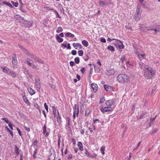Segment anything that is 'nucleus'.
<instances>
[{
  "instance_id": "f257e3e1",
  "label": "nucleus",
  "mask_w": 160,
  "mask_h": 160,
  "mask_svg": "<svg viewBox=\"0 0 160 160\" xmlns=\"http://www.w3.org/2000/svg\"><path fill=\"white\" fill-rule=\"evenodd\" d=\"M143 77L146 79H152L155 75L156 71L152 68L148 67L144 69Z\"/></svg>"
},
{
  "instance_id": "f03ea898",
  "label": "nucleus",
  "mask_w": 160,
  "mask_h": 160,
  "mask_svg": "<svg viewBox=\"0 0 160 160\" xmlns=\"http://www.w3.org/2000/svg\"><path fill=\"white\" fill-rule=\"evenodd\" d=\"M128 77L125 74H119L117 77V80L121 83H123L128 82L129 80Z\"/></svg>"
},
{
  "instance_id": "7ed1b4c3",
  "label": "nucleus",
  "mask_w": 160,
  "mask_h": 160,
  "mask_svg": "<svg viewBox=\"0 0 160 160\" xmlns=\"http://www.w3.org/2000/svg\"><path fill=\"white\" fill-rule=\"evenodd\" d=\"M25 53L29 57L31 58L34 59L35 61L37 62L40 63L42 64L43 63V62L42 61L40 58L39 57H37L35 55L31 54L27 50H25Z\"/></svg>"
},
{
  "instance_id": "20e7f679",
  "label": "nucleus",
  "mask_w": 160,
  "mask_h": 160,
  "mask_svg": "<svg viewBox=\"0 0 160 160\" xmlns=\"http://www.w3.org/2000/svg\"><path fill=\"white\" fill-rule=\"evenodd\" d=\"M73 110L72 118L73 119L76 118V116L78 117L79 113V107L78 105L75 104L73 108Z\"/></svg>"
},
{
  "instance_id": "39448f33",
  "label": "nucleus",
  "mask_w": 160,
  "mask_h": 160,
  "mask_svg": "<svg viewBox=\"0 0 160 160\" xmlns=\"http://www.w3.org/2000/svg\"><path fill=\"white\" fill-rule=\"evenodd\" d=\"M35 87L37 91L38 92H40V88H41L40 82L39 79H35Z\"/></svg>"
},
{
  "instance_id": "423d86ee",
  "label": "nucleus",
  "mask_w": 160,
  "mask_h": 160,
  "mask_svg": "<svg viewBox=\"0 0 160 160\" xmlns=\"http://www.w3.org/2000/svg\"><path fill=\"white\" fill-rule=\"evenodd\" d=\"M12 65H13V68H17V57L15 54H14L13 56H12Z\"/></svg>"
},
{
  "instance_id": "0eeeda50",
  "label": "nucleus",
  "mask_w": 160,
  "mask_h": 160,
  "mask_svg": "<svg viewBox=\"0 0 160 160\" xmlns=\"http://www.w3.org/2000/svg\"><path fill=\"white\" fill-rule=\"evenodd\" d=\"M1 68L2 69V71L4 73L8 75L11 70L8 68L4 66H1Z\"/></svg>"
},
{
  "instance_id": "6e6552de",
  "label": "nucleus",
  "mask_w": 160,
  "mask_h": 160,
  "mask_svg": "<svg viewBox=\"0 0 160 160\" xmlns=\"http://www.w3.org/2000/svg\"><path fill=\"white\" fill-rule=\"evenodd\" d=\"M115 72V70L113 69H107L106 71V74L108 76L113 75Z\"/></svg>"
},
{
  "instance_id": "1a4fd4ad",
  "label": "nucleus",
  "mask_w": 160,
  "mask_h": 160,
  "mask_svg": "<svg viewBox=\"0 0 160 160\" xmlns=\"http://www.w3.org/2000/svg\"><path fill=\"white\" fill-rule=\"evenodd\" d=\"M138 65L139 68L141 69H142L143 71L144 69L147 68L148 67V66L146 65L145 64L141 62H139Z\"/></svg>"
},
{
  "instance_id": "9d476101",
  "label": "nucleus",
  "mask_w": 160,
  "mask_h": 160,
  "mask_svg": "<svg viewBox=\"0 0 160 160\" xmlns=\"http://www.w3.org/2000/svg\"><path fill=\"white\" fill-rule=\"evenodd\" d=\"M114 102L112 99L107 100L105 102L106 105L108 106L111 107L114 104Z\"/></svg>"
},
{
  "instance_id": "9b49d317",
  "label": "nucleus",
  "mask_w": 160,
  "mask_h": 160,
  "mask_svg": "<svg viewBox=\"0 0 160 160\" xmlns=\"http://www.w3.org/2000/svg\"><path fill=\"white\" fill-rule=\"evenodd\" d=\"M91 86L93 91L95 92L97 91L98 88V86L97 84L93 83L91 84Z\"/></svg>"
},
{
  "instance_id": "f8f14e48",
  "label": "nucleus",
  "mask_w": 160,
  "mask_h": 160,
  "mask_svg": "<svg viewBox=\"0 0 160 160\" xmlns=\"http://www.w3.org/2000/svg\"><path fill=\"white\" fill-rule=\"evenodd\" d=\"M42 129L43 130V132L44 135H45L46 137H48L49 135V133L47 132L46 130V126L45 124H44L43 127Z\"/></svg>"
},
{
  "instance_id": "ddd939ff",
  "label": "nucleus",
  "mask_w": 160,
  "mask_h": 160,
  "mask_svg": "<svg viewBox=\"0 0 160 160\" xmlns=\"http://www.w3.org/2000/svg\"><path fill=\"white\" fill-rule=\"evenodd\" d=\"M99 5L101 7H104L108 5V3L106 1H100L99 2Z\"/></svg>"
},
{
  "instance_id": "4468645a",
  "label": "nucleus",
  "mask_w": 160,
  "mask_h": 160,
  "mask_svg": "<svg viewBox=\"0 0 160 160\" xmlns=\"http://www.w3.org/2000/svg\"><path fill=\"white\" fill-rule=\"evenodd\" d=\"M141 30L143 32H146L148 30H152V28L150 27H144L141 28Z\"/></svg>"
},
{
  "instance_id": "2eb2a0df",
  "label": "nucleus",
  "mask_w": 160,
  "mask_h": 160,
  "mask_svg": "<svg viewBox=\"0 0 160 160\" xmlns=\"http://www.w3.org/2000/svg\"><path fill=\"white\" fill-rule=\"evenodd\" d=\"M8 75L13 78H16L18 76V74L12 70L11 71Z\"/></svg>"
},
{
  "instance_id": "dca6fc26",
  "label": "nucleus",
  "mask_w": 160,
  "mask_h": 160,
  "mask_svg": "<svg viewBox=\"0 0 160 160\" xmlns=\"http://www.w3.org/2000/svg\"><path fill=\"white\" fill-rule=\"evenodd\" d=\"M112 110V108L111 107L107 106L103 108V113H104L106 112H110Z\"/></svg>"
},
{
  "instance_id": "f3484780",
  "label": "nucleus",
  "mask_w": 160,
  "mask_h": 160,
  "mask_svg": "<svg viewBox=\"0 0 160 160\" xmlns=\"http://www.w3.org/2000/svg\"><path fill=\"white\" fill-rule=\"evenodd\" d=\"M104 88L106 91L108 92H111L112 89V87L107 85H104Z\"/></svg>"
},
{
  "instance_id": "a211bd4d",
  "label": "nucleus",
  "mask_w": 160,
  "mask_h": 160,
  "mask_svg": "<svg viewBox=\"0 0 160 160\" xmlns=\"http://www.w3.org/2000/svg\"><path fill=\"white\" fill-rule=\"evenodd\" d=\"M138 59L141 61L143 59L146 58V55L145 54H142L141 53L139 54L138 56Z\"/></svg>"
},
{
  "instance_id": "6ab92c4d",
  "label": "nucleus",
  "mask_w": 160,
  "mask_h": 160,
  "mask_svg": "<svg viewBox=\"0 0 160 160\" xmlns=\"http://www.w3.org/2000/svg\"><path fill=\"white\" fill-rule=\"evenodd\" d=\"M73 47L76 49L79 48L80 49L82 48V45L79 43H73Z\"/></svg>"
},
{
  "instance_id": "aec40b11",
  "label": "nucleus",
  "mask_w": 160,
  "mask_h": 160,
  "mask_svg": "<svg viewBox=\"0 0 160 160\" xmlns=\"http://www.w3.org/2000/svg\"><path fill=\"white\" fill-rule=\"evenodd\" d=\"M20 150L18 148L16 145L15 146V152L16 153V156H18L20 153Z\"/></svg>"
},
{
  "instance_id": "412c9836",
  "label": "nucleus",
  "mask_w": 160,
  "mask_h": 160,
  "mask_svg": "<svg viewBox=\"0 0 160 160\" xmlns=\"http://www.w3.org/2000/svg\"><path fill=\"white\" fill-rule=\"evenodd\" d=\"M22 99L26 104L28 105H30V103L25 95H24L22 97Z\"/></svg>"
},
{
  "instance_id": "4be33fe9",
  "label": "nucleus",
  "mask_w": 160,
  "mask_h": 160,
  "mask_svg": "<svg viewBox=\"0 0 160 160\" xmlns=\"http://www.w3.org/2000/svg\"><path fill=\"white\" fill-rule=\"evenodd\" d=\"M78 146L79 148V150L81 151H82L83 150V145L82 143L80 142H78Z\"/></svg>"
},
{
  "instance_id": "5701e85b",
  "label": "nucleus",
  "mask_w": 160,
  "mask_h": 160,
  "mask_svg": "<svg viewBox=\"0 0 160 160\" xmlns=\"http://www.w3.org/2000/svg\"><path fill=\"white\" fill-rule=\"evenodd\" d=\"M134 51L137 56L141 53V51L140 49L137 48L136 47H134Z\"/></svg>"
},
{
  "instance_id": "b1692460",
  "label": "nucleus",
  "mask_w": 160,
  "mask_h": 160,
  "mask_svg": "<svg viewBox=\"0 0 160 160\" xmlns=\"http://www.w3.org/2000/svg\"><path fill=\"white\" fill-rule=\"evenodd\" d=\"M152 30H154L155 33L156 34L158 32H160V25L157 26L155 29L152 28Z\"/></svg>"
},
{
  "instance_id": "393cba45",
  "label": "nucleus",
  "mask_w": 160,
  "mask_h": 160,
  "mask_svg": "<svg viewBox=\"0 0 160 160\" xmlns=\"http://www.w3.org/2000/svg\"><path fill=\"white\" fill-rule=\"evenodd\" d=\"M29 94L31 95H33L35 93V91L32 88H28Z\"/></svg>"
},
{
  "instance_id": "a878e982",
  "label": "nucleus",
  "mask_w": 160,
  "mask_h": 160,
  "mask_svg": "<svg viewBox=\"0 0 160 160\" xmlns=\"http://www.w3.org/2000/svg\"><path fill=\"white\" fill-rule=\"evenodd\" d=\"M91 112V110L90 108H87L85 111V115L86 117L88 116Z\"/></svg>"
},
{
  "instance_id": "bb28decb",
  "label": "nucleus",
  "mask_w": 160,
  "mask_h": 160,
  "mask_svg": "<svg viewBox=\"0 0 160 160\" xmlns=\"http://www.w3.org/2000/svg\"><path fill=\"white\" fill-rule=\"evenodd\" d=\"M52 109L53 113L55 117L57 116V112H58V110H57L56 107L53 106L52 107Z\"/></svg>"
},
{
  "instance_id": "cd10ccee",
  "label": "nucleus",
  "mask_w": 160,
  "mask_h": 160,
  "mask_svg": "<svg viewBox=\"0 0 160 160\" xmlns=\"http://www.w3.org/2000/svg\"><path fill=\"white\" fill-rule=\"evenodd\" d=\"M57 117V120L58 122H60L61 119V118L60 115V114L58 111V113L57 114V116H56Z\"/></svg>"
},
{
  "instance_id": "c85d7f7f",
  "label": "nucleus",
  "mask_w": 160,
  "mask_h": 160,
  "mask_svg": "<svg viewBox=\"0 0 160 160\" xmlns=\"http://www.w3.org/2000/svg\"><path fill=\"white\" fill-rule=\"evenodd\" d=\"M65 36L66 37H72L73 38L74 37V34L70 33V32H68L66 33Z\"/></svg>"
},
{
  "instance_id": "c756f323",
  "label": "nucleus",
  "mask_w": 160,
  "mask_h": 160,
  "mask_svg": "<svg viewBox=\"0 0 160 160\" xmlns=\"http://www.w3.org/2000/svg\"><path fill=\"white\" fill-rule=\"evenodd\" d=\"M85 154L86 156L90 158V156H91V154L90 153V152L88 151V150L86 148L85 149Z\"/></svg>"
},
{
  "instance_id": "7c9ffc66",
  "label": "nucleus",
  "mask_w": 160,
  "mask_h": 160,
  "mask_svg": "<svg viewBox=\"0 0 160 160\" xmlns=\"http://www.w3.org/2000/svg\"><path fill=\"white\" fill-rule=\"evenodd\" d=\"M107 49L112 51H114L115 49L114 47L112 46H109L107 47Z\"/></svg>"
},
{
  "instance_id": "2f4dec72",
  "label": "nucleus",
  "mask_w": 160,
  "mask_h": 160,
  "mask_svg": "<svg viewBox=\"0 0 160 160\" xmlns=\"http://www.w3.org/2000/svg\"><path fill=\"white\" fill-rule=\"evenodd\" d=\"M82 43L85 47H87L88 46V42L87 41H82Z\"/></svg>"
},
{
  "instance_id": "473e14b6",
  "label": "nucleus",
  "mask_w": 160,
  "mask_h": 160,
  "mask_svg": "<svg viewBox=\"0 0 160 160\" xmlns=\"http://www.w3.org/2000/svg\"><path fill=\"white\" fill-rule=\"evenodd\" d=\"M62 28L60 27H58L57 29L56 32L57 33H59L62 31Z\"/></svg>"
},
{
  "instance_id": "72a5a7b5",
  "label": "nucleus",
  "mask_w": 160,
  "mask_h": 160,
  "mask_svg": "<svg viewBox=\"0 0 160 160\" xmlns=\"http://www.w3.org/2000/svg\"><path fill=\"white\" fill-rule=\"evenodd\" d=\"M38 143V141L37 140H35L33 143V145L34 148H37V143Z\"/></svg>"
},
{
  "instance_id": "f704fd0d",
  "label": "nucleus",
  "mask_w": 160,
  "mask_h": 160,
  "mask_svg": "<svg viewBox=\"0 0 160 160\" xmlns=\"http://www.w3.org/2000/svg\"><path fill=\"white\" fill-rule=\"evenodd\" d=\"M32 68L35 70H37L38 69V67H37V65L36 64H32L31 66Z\"/></svg>"
},
{
  "instance_id": "c9c22d12",
  "label": "nucleus",
  "mask_w": 160,
  "mask_h": 160,
  "mask_svg": "<svg viewBox=\"0 0 160 160\" xmlns=\"http://www.w3.org/2000/svg\"><path fill=\"white\" fill-rule=\"evenodd\" d=\"M75 62L76 64H78L80 62L79 58L78 57H76L74 58Z\"/></svg>"
},
{
  "instance_id": "e433bc0d",
  "label": "nucleus",
  "mask_w": 160,
  "mask_h": 160,
  "mask_svg": "<svg viewBox=\"0 0 160 160\" xmlns=\"http://www.w3.org/2000/svg\"><path fill=\"white\" fill-rule=\"evenodd\" d=\"M125 60V57L123 55L122 56L121 58V60L122 63H123Z\"/></svg>"
},
{
  "instance_id": "4c0bfd02",
  "label": "nucleus",
  "mask_w": 160,
  "mask_h": 160,
  "mask_svg": "<svg viewBox=\"0 0 160 160\" xmlns=\"http://www.w3.org/2000/svg\"><path fill=\"white\" fill-rule=\"evenodd\" d=\"M93 123L95 124L96 122H97L98 123H99L100 122V120L98 119H93Z\"/></svg>"
},
{
  "instance_id": "58836bf2",
  "label": "nucleus",
  "mask_w": 160,
  "mask_h": 160,
  "mask_svg": "<svg viewBox=\"0 0 160 160\" xmlns=\"http://www.w3.org/2000/svg\"><path fill=\"white\" fill-rule=\"evenodd\" d=\"M78 54L79 56H82L83 54V52L82 50H80L78 52Z\"/></svg>"
},
{
  "instance_id": "ea45409f",
  "label": "nucleus",
  "mask_w": 160,
  "mask_h": 160,
  "mask_svg": "<svg viewBox=\"0 0 160 160\" xmlns=\"http://www.w3.org/2000/svg\"><path fill=\"white\" fill-rule=\"evenodd\" d=\"M61 47L62 48L64 47V48H67V42H64L63 43L61 44Z\"/></svg>"
},
{
  "instance_id": "a19ab883",
  "label": "nucleus",
  "mask_w": 160,
  "mask_h": 160,
  "mask_svg": "<svg viewBox=\"0 0 160 160\" xmlns=\"http://www.w3.org/2000/svg\"><path fill=\"white\" fill-rule=\"evenodd\" d=\"M18 46L22 50H23L24 52H25V51L26 49H25V48L23 47L21 45L19 44H18Z\"/></svg>"
},
{
  "instance_id": "79ce46f5",
  "label": "nucleus",
  "mask_w": 160,
  "mask_h": 160,
  "mask_svg": "<svg viewBox=\"0 0 160 160\" xmlns=\"http://www.w3.org/2000/svg\"><path fill=\"white\" fill-rule=\"evenodd\" d=\"M8 125L9 127L11 128V129L12 130H13V128L12 126H13V124L12 123V122H10L8 123Z\"/></svg>"
},
{
  "instance_id": "37998d69",
  "label": "nucleus",
  "mask_w": 160,
  "mask_h": 160,
  "mask_svg": "<svg viewBox=\"0 0 160 160\" xmlns=\"http://www.w3.org/2000/svg\"><path fill=\"white\" fill-rule=\"evenodd\" d=\"M86 69L85 68L83 67L81 68L80 70V71L82 74H83L84 73Z\"/></svg>"
},
{
  "instance_id": "c03bdc74",
  "label": "nucleus",
  "mask_w": 160,
  "mask_h": 160,
  "mask_svg": "<svg viewBox=\"0 0 160 160\" xmlns=\"http://www.w3.org/2000/svg\"><path fill=\"white\" fill-rule=\"evenodd\" d=\"M44 107H45V109L46 111H47V112H48V106L47 105L46 103H44Z\"/></svg>"
},
{
  "instance_id": "a18cd8bd",
  "label": "nucleus",
  "mask_w": 160,
  "mask_h": 160,
  "mask_svg": "<svg viewBox=\"0 0 160 160\" xmlns=\"http://www.w3.org/2000/svg\"><path fill=\"white\" fill-rule=\"evenodd\" d=\"M67 122V127L69 129H70L71 128V125H70V120L68 119V122Z\"/></svg>"
},
{
  "instance_id": "49530a36",
  "label": "nucleus",
  "mask_w": 160,
  "mask_h": 160,
  "mask_svg": "<svg viewBox=\"0 0 160 160\" xmlns=\"http://www.w3.org/2000/svg\"><path fill=\"white\" fill-rule=\"evenodd\" d=\"M2 119L4 121L7 123H9L10 122H9L8 118H2Z\"/></svg>"
},
{
  "instance_id": "de8ad7c7",
  "label": "nucleus",
  "mask_w": 160,
  "mask_h": 160,
  "mask_svg": "<svg viewBox=\"0 0 160 160\" xmlns=\"http://www.w3.org/2000/svg\"><path fill=\"white\" fill-rule=\"evenodd\" d=\"M72 155L71 154H69L68 155L67 158L68 160H70L72 158Z\"/></svg>"
},
{
  "instance_id": "09e8293b",
  "label": "nucleus",
  "mask_w": 160,
  "mask_h": 160,
  "mask_svg": "<svg viewBox=\"0 0 160 160\" xmlns=\"http://www.w3.org/2000/svg\"><path fill=\"white\" fill-rule=\"evenodd\" d=\"M156 117H157V115H156V116L155 117L153 118H150V121H151V122H154L155 121Z\"/></svg>"
},
{
  "instance_id": "8fccbe9b",
  "label": "nucleus",
  "mask_w": 160,
  "mask_h": 160,
  "mask_svg": "<svg viewBox=\"0 0 160 160\" xmlns=\"http://www.w3.org/2000/svg\"><path fill=\"white\" fill-rule=\"evenodd\" d=\"M49 85L53 89H54L56 87V86L55 85H54L53 84H52V83H49Z\"/></svg>"
},
{
  "instance_id": "3c124183",
  "label": "nucleus",
  "mask_w": 160,
  "mask_h": 160,
  "mask_svg": "<svg viewBox=\"0 0 160 160\" xmlns=\"http://www.w3.org/2000/svg\"><path fill=\"white\" fill-rule=\"evenodd\" d=\"M158 131V130H157V129H153L152 133H151V135H153V134H155V133H156Z\"/></svg>"
},
{
  "instance_id": "603ef678",
  "label": "nucleus",
  "mask_w": 160,
  "mask_h": 160,
  "mask_svg": "<svg viewBox=\"0 0 160 160\" xmlns=\"http://www.w3.org/2000/svg\"><path fill=\"white\" fill-rule=\"evenodd\" d=\"M97 154L94 153H93L92 155H91V156H90V158H96V157L97 156Z\"/></svg>"
},
{
  "instance_id": "864d4df0",
  "label": "nucleus",
  "mask_w": 160,
  "mask_h": 160,
  "mask_svg": "<svg viewBox=\"0 0 160 160\" xmlns=\"http://www.w3.org/2000/svg\"><path fill=\"white\" fill-rule=\"evenodd\" d=\"M99 110H100V111L102 113L103 111V106L102 105L100 106L99 107Z\"/></svg>"
},
{
  "instance_id": "5fc2aeb1",
  "label": "nucleus",
  "mask_w": 160,
  "mask_h": 160,
  "mask_svg": "<svg viewBox=\"0 0 160 160\" xmlns=\"http://www.w3.org/2000/svg\"><path fill=\"white\" fill-rule=\"evenodd\" d=\"M71 54L73 55H75L76 54L77 52L75 50H73L71 52Z\"/></svg>"
},
{
  "instance_id": "6e6d98bb",
  "label": "nucleus",
  "mask_w": 160,
  "mask_h": 160,
  "mask_svg": "<svg viewBox=\"0 0 160 160\" xmlns=\"http://www.w3.org/2000/svg\"><path fill=\"white\" fill-rule=\"evenodd\" d=\"M56 38L57 40H63V39L60 38L59 36L58 35H57L56 36Z\"/></svg>"
},
{
  "instance_id": "4d7b16f0",
  "label": "nucleus",
  "mask_w": 160,
  "mask_h": 160,
  "mask_svg": "<svg viewBox=\"0 0 160 160\" xmlns=\"http://www.w3.org/2000/svg\"><path fill=\"white\" fill-rule=\"evenodd\" d=\"M105 101V99L104 97H102L100 99V103H102L104 102Z\"/></svg>"
},
{
  "instance_id": "13d9d810",
  "label": "nucleus",
  "mask_w": 160,
  "mask_h": 160,
  "mask_svg": "<svg viewBox=\"0 0 160 160\" xmlns=\"http://www.w3.org/2000/svg\"><path fill=\"white\" fill-rule=\"evenodd\" d=\"M60 138L59 137L58 138V147L59 148L60 147Z\"/></svg>"
},
{
  "instance_id": "bf43d9fd",
  "label": "nucleus",
  "mask_w": 160,
  "mask_h": 160,
  "mask_svg": "<svg viewBox=\"0 0 160 160\" xmlns=\"http://www.w3.org/2000/svg\"><path fill=\"white\" fill-rule=\"evenodd\" d=\"M80 132L82 134V135L84 134V132H85L84 129L83 128L82 129H81V130H80Z\"/></svg>"
},
{
  "instance_id": "052dcab7",
  "label": "nucleus",
  "mask_w": 160,
  "mask_h": 160,
  "mask_svg": "<svg viewBox=\"0 0 160 160\" xmlns=\"http://www.w3.org/2000/svg\"><path fill=\"white\" fill-rule=\"evenodd\" d=\"M72 141L73 145H75L76 144V141L75 139H74V138H72Z\"/></svg>"
},
{
  "instance_id": "680f3d73",
  "label": "nucleus",
  "mask_w": 160,
  "mask_h": 160,
  "mask_svg": "<svg viewBox=\"0 0 160 160\" xmlns=\"http://www.w3.org/2000/svg\"><path fill=\"white\" fill-rule=\"evenodd\" d=\"M105 147L104 146H102L100 148V151L101 152H103V151H105Z\"/></svg>"
},
{
  "instance_id": "e2e57ef3",
  "label": "nucleus",
  "mask_w": 160,
  "mask_h": 160,
  "mask_svg": "<svg viewBox=\"0 0 160 160\" xmlns=\"http://www.w3.org/2000/svg\"><path fill=\"white\" fill-rule=\"evenodd\" d=\"M70 65L72 67L74 65V63L73 61H70Z\"/></svg>"
},
{
  "instance_id": "0e129e2a",
  "label": "nucleus",
  "mask_w": 160,
  "mask_h": 160,
  "mask_svg": "<svg viewBox=\"0 0 160 160\" xmlns=\"http://www.w3.org/2000/svg\"><path fill=\"white\" fill-rule=\"evenodd\" d=\"M145 114L144 113H143L142 114H141L139 117V119H142L143 117H144V116L145 115Z\"/></svg>"
},
{
  "instance_id": "69168bd1",
  "label": "nucleus",
  "mask_w": 160,
  "mask_h": 160,
  "mask_svg": "<svg viewBox=\"0 0 160 160\" xmlns=\"http://www.w3.org/2000/svg\"><path fill=\"white\" fill-rule=\"evenodd\" d=\"M28 22V25L26 26L28 27H31V25L32 24V23L30 22Z\"/></svg>"
},
{
  "instance_id": "338daca9",
  "label": "nucleus",
  "mask_w": 160,
  "mask_h": 160,
  "mask_svg": "<svg viewBox=\"0 0 160 160\" xmlns=\"http://www.w3.org/2000/svg\"><path fill=\"white\" fill-rule=\"evenodd\" d=\"M67 48L68 49H71V47L70 46V43H68V44L67 45Z\"/></svg>"
},
{
  "instance_id": "774afa93",
  "label": "nucleus",
  "mask_w": 160,
  "mask_h": 160,
  "mask_svg": "<svg viewBox=\"0 0 160 160\" xmlns=\"http://www.w3.org/2000/svg\"><path fill=\"white\" fill-rule=\"evenodd\" d=\"M5 4L7 5V6H9L10 7H12V5L10 3L6 2Z\"/></svg>"
}]
</instances>
